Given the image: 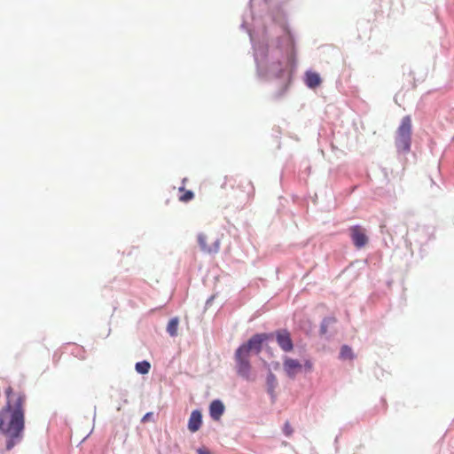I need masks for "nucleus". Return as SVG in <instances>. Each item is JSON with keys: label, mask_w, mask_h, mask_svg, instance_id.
<instances>
[{"label": "nucleus", "mask_w": 454, "mask_h": 454, "mask_svg": "<svg viewBox=\"0 0 454 454\" xmlns=\"http://www.w3.org/2000/svg\"><path fill=\"white\" fill-rule=\"evenodd\" d=\"M5 395L6 403L0 410V435L5 440L6 450H11L24 436L27 396L12 387L6 388Z\"/></svg>", "instance_id": "f257e3e1"}, {"label": "nucleus", "mask_w": 454, "mask_h": 454, "mask_svg": "<svg viewBox=\"0 0 454 454\" xmlns=\"http://www.w3.org/2000/svg\"><path fill=\"white\" fill-rule=\"evenodd\" d=\"M271 337L269 333L253 335L246 343L240 345L235 351L234 359L237 373L246 380L251 379L250 353L259 354L262 344Z\"/></svg>", "instance_id": "f03ea898"}, {"label": "nucleus", "mask_w": 454, "mask_h": 454, "mask_svg": "<svg viewBox=\"0 0 454 454\" xmlns=\"http://www.w3.org/2000/svg\"><path fill=\"white\" fill-rule=\"evenodd\" d=\"M228 186H231L233 190V198L241 201L251 200L255 193L253 183L247 178L225 176L221 187L226 189Z\"/></svg>", "instance_id": "7ed1b4c3"}, {"label": "nucleus", "mask_w": 454, "mask_h": 454, "mask_svg": "<svg viewBox=\"0 0 454 454\" xmlns=\"http://www.w3.org/2000/svg\"><path fill=\"white\" fill-rule=\"evenodd\" d=\"M198 243L202 252L217 254L220 250L223 234L216 230H209L198 235Z\"/></svg>", "instance_id": "20e7f679"}, {"label": "nucleus", "mask_w": 454, "mask_h": 454, "mask_svg": "<svg viewBox=\"0 0 454 454\" xmlns=\"http://www.w3.org/2000/svg\"><path fill=\"white\" fill-rule=\"evenodd\" d=\"M411 119L410 116H404L402 119L401 124L397 129V135L395 144L403 150H409L411 145Z\"/></svg>", "instance_id": "39448f33"}, {"label": "nucleus", "mask_w": 454, "mask_h": 454, "mask_svg": "<svg viewBox=\"0 0 454 454\" xmlns=\"http://www.w3.org/2000/svg\"><path fill=\"white\" fill-rule=\"evenodd\" d=\"M273 335L276 337L277 343L283 351L290 352L294 349L291 334L287 330H278L274 333H271V337Z\"/></svg>", "instance_id": "423d86ee"}, {"label": "nucleus", "mask_w": 454, "mask_h": 454, "mask_svg": "<svg viewBox=\"0 0 454 454\" xmlns=\"http://www.w3.org/2000/svg\"><path fill=\"white\" fill-rule=\"evenodd\" d=\"M349 233L354 246L357 248L364 247L368 243V237L364 228L361 225H354L349 228Z\"/></svg>", "instance_id": "0eeeda50"}, {"label": "nucleus", "mask_w": 454, "mask_h": 454, "mask_svg": "<svg viewBox=\"0 0 454 454\" xmlns=\"http://www.w3.org/2000/svg\"><path fill=\"white\" fill-rule=\"evenodd\" d=\"M283 368L286 375L294 379L301 371L302 364L297 359L286 356L283 360Z\"/></svg>", "instance_id": "6e6552de"}, {"label": "nucleus", "mask_w": 454, "mask_h": 454, "mask_svg": "<svg viewBox=\"0 0 454 454\" xmlns=\"http://www.w3.org/2000/svg\"><path fill=\"white\" fill-rule=\"evenodd\" d=\"M202 425V415L199 410L192 411L188 420V429L192 433L197 432Z\"/></svg>", "instance_id": "1a4fd4ad"}, {"label": "nucleus", "mask_w": 454, "mask_h": 454, "mask_svg": "<svg viewBox=\"0 0 454 454\" xmlns=\"http://www.w3.org/2000/svg\"><path fill=\"white\" fill-rule=\"evenodd\" d=\"M224 412V405L220 400H214L209 406V413L214 420H219Z\"/></svg>", "instance_id": "9d476101"}, {"label": "nucleus", "mask_w": 454, "mask_h": 454, "mask_svg": "<svg viewBox=\"0 0 454 454\" xmlns=\"http://www.w3.org/2000/svg\"><path fill=\"white\" fill-rule=\"evenodd\" d=\"M321 78L317 73L307 72L306 73V84L309 88L315 89L321 84Z\"/></svg>", "instance_id": "9b49d317"}, {"label": "nucleus", "mask_w": 454, "mask_h": 454, "mask_svg": "<svg viewBox=\"0 0 454 454\" xmlns=\"http://www.w3.org/2000/svg\"><path fill=\"white\" fill-rule=\"evenodd\" d=\"M178 324H179V321H178L177 317H174L169 320L168 326H167V331L170 336L177 335Z\"/></svg>", "instance_id": "f8f14e48"}, {"label": "nucleus", "mask_w": 454, "mask_h": 454, "mask_svg": "<svg viewBox=\"0 0 454 454\" xmlns=\"http://www.w3.org/2000/svg\"><path fill=\"white\" fill-rule=\"evenodd\" d=\"M179 192L182 193L179 196V200L182 202H188L194 198V193L192 191L185 190L184 187H180Z\"/></svg>", "instance_id": "ddd939ff"}, {"label": "nucleus", "mask_w": 454, "mask_h": 454, "mask_svg": "<svg viewBox=\"0 0 454 454\" xmlns=\"http://www.w3.org/2000/svg\"><path fill=\"white\" fill-rule=\"evenodd\" d=\"M151 364L147 361H142L136 364V370L138 373L146 374L149 372Z\"/></svg>", "instance_id": "4468645a"}, {"label": "nucleus", "mask_w": 454, "mask_h": 454, "mask_svg": "<svg viewBox=\"0 0 454 454\" xmlns=\"http://www.w3.org/2000/svg\"><path fill=\"white\" fill-rule=\"evenodd\" d=\"M340 356L341 359H349V360L353 359L354 355H353V351H352L351 348L347 345L342 346V348L340 349Z\"/></svg>", "instance_id": "2eb2a0df"}, {"label": "nucleus", "mask_w": 454, "mask_h": 454, "mask_svg": "<svg viewBox=\"0 0 454 454\" xmlns=\"http://www.w3.org/2000/svg\"><path fill=\"white\" fill-rule=\"evenodd\" d=\"M283 431H284V434L286 435V436H291L292 434H293V428L290 425V423L287 421L285 423L284 425V427H283Z\"/></svg>", "instance_id": "dca6fc26"}, {"label": "nucleus", "mask_w": 454, "mask_h": 454, "mask_svg": "<svg viewBox=\"0 0 454 454\" xmlns=\"http://www.w3.org/2000/svg\"><path fill=\"white\" fill-rule=\"evenodd\" d=\"M153 417L152 412H147L141 419L143 423H145L146 421L150 420V419Z\"/></svg>", "instance_id": "f3484780"}, {"label": "nucleus", "mask_w": 454, "mask_h": 454, "mask_svg": "<svg viewBox=\"0 0 454 454\" xmlns=\"http://www.w3.org/2000/svg\"><path fill=\"white\" fill-rule=\"evenodd\" d=\"M304 367H305L308 371H311V370H312V367H313V364H312V363H311L309 360H307V361H305V363H304Z\"/></svg>", "instance_id": "a211bd4d"}, {"label": "nucleus", "mask_w": 454, "mask_h": 454, "mask_svg": "<svg viewBox=\"0 0 454 454\" xmlns=\"http://www.w3.org/2000/svg\"><path fill=\"white\" fill-rule=\"evenodd\" d=\"M198 454H212L208 450L200 448L197 450Z\"/></svg>", "instance_id": "6ab92c4d"}, {"label": "nucleus", "mask_w": 454, "mask_h": 454, "mask_svg": "<svg viewBox=\"0 0 454 454\" xmlns=\"http://www.w3.org/2000/svg\"><path fill=\"white\" fill-rule=\"evenodd\" d=\"M269 380L270 381L275 380V376L272 373L270 374Z\"/></svg>", "instance_id": "aec40b11"}, {"label": "nucleus", "mask_w": 454, "mask_h": 454, "mask_svg": "<svg viewBox=\"0 0 454 454\" xmlns=\"http://www.w3.org/2000/svg\"><path fill=\"white\" fill-rule=\"evenodd\" d=\"M281 74H282V69H281V70H279V73L278 74V76H280V75H281Z\"/></svg>", "instance_id": "412c9836"}]
</instances>
